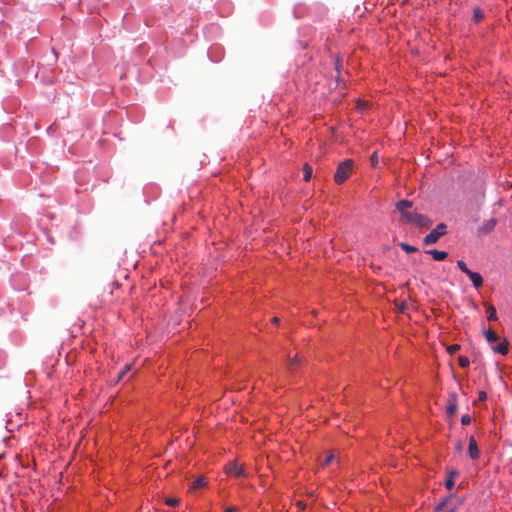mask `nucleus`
I'll return each instance as SVG.
<instances>
[{
  "label": "nucleus",
  "instance_id": "24",
  "mask_svg": "<svg viewBox=\"0 0 512 512\" xmlns=\"http://www.w3.org/2000/svg\"><path fill=\"white\" fill-rule=\"evenodd\" d=\"M370 162L372 167H376L378 164V155L377 152H374L370 157Z\"/></svg>",
  "mask_w": 512,
  "mask_h": 512
},
{
  "label": "nucleus",
  "instance_id": "23",
  "mask_svg": "<svg viewBox=\"0 0 512 512\" xmlns=\"http://www.w3.org/2000/svg\"><path fill=\"white\" fill-rule=\"evenodd\" d=\"M449 499H450V497H449V498H447V499H444L443 501H441V502H440V503L435 507V509H434V510H435V512H440V511H442V510L444 509V507L446 506V504H447V502H448V500H449Z\"/></svg>",
  "mask_w": 512,
  "mask_h": 512
},
{
  "label": "nucleus",
  "instance_id": "20",
  "mask_svg": "<svg viewBox=\"0 0 512 512\" xmlns=\"http://www.w3.org/2000/svg\"><path fill=\"white\" fill-rule=\"evenodd\" d=\"M457 266L465 274H468L470 272V269H468V267L466 266V264L463 260H458Z\"/></svg>",
  "mask_w": 512,
  "mask_h": 512
},
{
  "label": "nucleus",
  "instance_id": "28",
  "mask_svg": "<svg viewBox=\"0 0 512 512\" xmlns=\"http://www.w3.org/2000/svg\"><path fill=\"white\" fill-rule=\"evenodd\" d=\"M406 307H407V304L405 302H401L398 305L397 309L399 312L403 313L406 310Z\"/></svg>",
  "mask_w": 512,
  "mask_h": 512
},
{
  "label": "nucleus",
  "instance_id": "21",
  "mask_svg": "<svg viewBox=\"0 0 512 512\" xmlns=\"http://www.w3.org/2000/svg\"><path fill=\"white\" fill-rule=\"evenodd\" d=\"M458 350H460V345L459 344H452V345L447 347V352L450 355L455 354Z\"/></svg>",
  "mask_w": 512,
  "mask_h": 512
},
{
  "label": "nucleus",
  "instance_id": "11",
  "mask_svg": "<svg viewBox=\"0 0 512 512\" xmlns=\"http://www.w3.org/2000/svg\"><path fill=\"white\" fill-rule=\"evenodd\" d=\"M486 311L488 314V320L489 321H496L498 319L497 317V311L494 305L485 303Z\"/></svg>",
  "mask_w": 512,
  "mask_h": 512
},
{
  "label": "nucleus",
  "instance_id": "30",
  "mask_svg": "<svg viewBox=\"0 0 512 512\" xmlns=\"http://www.w3.org/2000/svg\"><path fill=\"white\" fill-rule=\"evenodd\" d=\"M457 475H458V472H457V471H455V470H451V471L449 472L448 477H451V479H453V480H454V477H456Z\"/></svg>",
  "mask_w": 512,
  "mask_h": 512
},
{
  "label": "nucleus",
  "instance_id": "26",
  "mask_svg": "<svg viewBox=\"0 0 512 512\" xmlns=\"http://www.w3.org/2000/svg\"><path fill=\"white\" fill-rule=\"evenodd\" d=\"M454 486V480L451 479V477H448L446 482H445V487L448 489V490H451Z\"/></svg>",
  "mask_w": 512,
  "mask_h": 512
},
{
  "label": "nucleus",
  "instance_id": "32",
  "mask_svg": "<svg viewBox=\"0 0 512 512\" xmlns=\"http://www.w3.org/2000/svg\"><path fill=\"white\" fill-rule=\"evenodd\" d=\"M455 448H456V450H457V451H459V452L462 450V444H461V442H460V441L456 443V447H455Z\"/></svg>",
  "mask_w": 512,
  "mask_h": 512
},
{
  "label": "nucleus",
  "instance_id": "33",
  "mask_svg": "<svg viewBox=\"0 0 512 512\" xmlns=\"http://www.w3.org/2000/svg\"><path fill=\"white\" fill-rule=\"evenodd\" d=\"M272 323H274V324L278 325V324L280 323V319H279L278 317H274V318L272 319Z\"/></svg>",
  "mask_w": 512,
  "mask_h": 512
},
{
  "label": "nucleus",
  "instance_id": "34",
  "mask_svg": "<svg viewBox=\"0 0 512 512\" xmlns=\"http://www.w3.org/2000/svg\"><path fill=\"white\" fill-rule=\"evenodd\" d=\"M339 67H340V63H339V59L337 58L336 59V62H335V69L339 72Z\"/></svg>",
  "mask_w": 512,
  "mask_h": 512
},
{
  "label": "nucleus",
  "instance_id": "19",
  "mask_svg": "<svg viewBox=\"0 0 512 512\" xmlns=\"http://www.w3.org/2000/svg\"><path fill=\"white\" fill-rule=\"evenodd\" d=\"M458 363L462 368H467L470 364V361H469L468 357H466V356H459Z\"/></svg>",
  "mask_w": 512,
  "mask_h": 512
},
{
  "label": "nucleus",
  "instance_id": "4",
  "mask_svg": "<svg viewBox=\"0 0 512 512\" xmlns=\"http://www.w3.org/2000/svg\"><path fill=\"white\" fill-rule=\"evenodd\" d=\"M226 473L230 476H245L243 466L238 465L236 462H230L226 466Z\"/></svg>",
  "mask_w": 512,
  "mask_h": 512
},
{
  "label": "nucleus",
  "instance_id": "9",
  "mask_svg": "<svg viewBox=\"0 0 512 512\" xmlns=\"http://www.w3.org/2000/svg\"><path fill=\"white\" fill-rule=\"evenodd\" d=\"M302 362V358L300 357L299 354H296L294 357H288V364H287V368L289 371L293 372L294 371V368L297 367L298 365H300Z\"/></svg>",
  "mask_w": 512,
  "mask_h": 512
},
{
  "label": "nucleus",
  "instance_id": "14",
  "mask_svg": "<svg viewBox=\"0 0 512 512\" xmlns=\"http://www.w3.org/2000/svg\"><path fill=\"white\" fill-rule=\"evenodd\" d=\"M205 485H206L205 478L201 476L192 482V484L190 486V490H197L201 487H204Z\"/></svg>",
  "mask_w": 512,
  "mask_h": 512
},
{
  "label": "nucleus",
  "instance_id": "12",
  "mask_svg": "<svg viewBox=\"0 0 512 512\" xmlns=\"http://www.w3.org/2000/svg\"><path fill=\"white\" fill-rule=\"evenodd\" d=\"M496 225L495 219H490L486 223L483 224V226L480 228V231L484 234L490 233Z\"/></svg>",
  "mask_w": 512,
  "mask_h": 512
},
{
  "label": "nucleus",
  "instance_id": "36",
  "mask_svg": "<svg viewBox=\"0 0 512 512\" xmlns=\"http://www.w3.org/2000/svg\"><path fill=\"white\" fill-rule=\"evenodd\" d=\"M449 512H454L453 510H450Z\"/></svg>",
  "mask_w": 512,
  "mask_h": 512
},
{
  "label": "nucleus",
  "instance_id": "31",
  "mask_svg": "<svg viewBox=\"0 0 512 512\" xmlns=\"http://www.w3.org/2000/svg\"><path fill=\"white\" fill-rule=\"evenodd\" d=\"M486 397H487V395H486V393H485L484 391H481V392L479 393V399H480V400H485V399H486Z\"/></svg>",
  "mask_w": 512,
  "mask_h": 512
},
{
  "label": "nucleus",
  "instance_id": "3",
  "mask_svg": "<svg viewBox=\"0 0 512 512\" xmlns=\"http://www.w3.org/2000/svg\"><path fill=\"white\" fill-rule=\"evenodd\" d=\"M447 233V226L444 223H440L434 228L429 234H427L423 242L425 245L435 244L442 236Z\"/></svg>",
  "mask_w": 512,
  "mask_h": 512
},
{
  "label": "nucleus",
  "instance_id": "5",
  "mask_svg": "<svg viewBox=\"0 0 512 512\" xmlns=\"http://www.w3.org/2000/svg\"><path fill=\"white\" fill-rule=\"evenodd\" d=\"M456 410H457V394L455 392H451L448 395L446 413L448 416H452L455 414Z\"/></svg>",
  "mask_w": 512,
  "mask_h": 512
},
{
  "label": "nucleus",
  "instance_id": "16",
  "mask_svg": "<svg viewBox=\"0 0 512 512\" xmlns=\"http://www.w3.org/2000/svg\"><path fill=\"white\" fill-rule=\"evenodd\" d=\"M131 368H132V365L127 364L124 367V369L118 374L116 382H120L125 377V375L131 370Z\"/></svg>",
  "mask_w": 512,
  "mask_h": 512
},
{
  "label": "nucleus",
  "instance_id": "6",
  "mask_svg": "<svg viewBox=\"0 0 512 512\" xmlns=\"http://www.w3.org/2000/svg\"><path fill=\"white\" fill-rule=\"evenodd\" d=\"M468 452L471 459L476 460L480 456L477 442L473 436L469 438Z\"/></svg>",
  "mask_w": 512,
  "mask_h": 512
},
{
  "label": "nucleus",
  "instance_id": "27",
  "mask_svg": "<svg viewBox=\"0 0 512 512\" xmlns=\"http://www.w3.org/2000/svg\"><path fill=\"white\" fill-rule=\"evenodd\" d=\"M333 459H334V455H333V454H329V455L325 458V460H324V462H323V464H322V465H323V466H327V465H329V464L333 461Z\"/></svg>",
  "mask_w": 512,
  "mask_h": 512
},
{
  "label": "nucleus",
  "instance_id": "1",
  "mask_svg": "<svg viewBox=\"0 0 512 512\" xmlns=\"http://www.w3.org/2000/svg\"><path fill=\"white\" fill-rule=\"evenodd\" d=\"M412 206L413 203L409 200H401L396 204L397 210L408 223L414 224L418 227H427L430 225L431 221L426 219L423 215L409 211Z\"/></svg>",
  "mask_w": 512,
  "mask_h": 512
},
{
  "label": "nucleus",
  "instance_id": "7",
  "mask_svg": "<svg viewBox=\"0 0 512 512\" xmlns=\"http://www.w3.org/2000/svg\"><path fill=\"white\" fill-rule=\"evenodd\" d=\"M466 275L472 281L475 288H479L483 285V278L479 273L470 270V272Z\"/></svg>",
  "mask_w": 512,
  "mask_h": 512
},
{
  "label": "nucleus",
  "instance_id": "13",
  "mask_svg": "<svg viewBox=\"0 0 512 512\" xmlns=\"http://www.w3.org/2000/svg\"><path fill=\"white\" fill-rule=\"evenodd\" d=\"M484 337L488 343H493L499 339V336L492 329L485 330Z\"/></svg>",
  "mask_w": 512,
  "mask_h": 512
},
{
  "label": "nucleus",
  "instance_id": "29",
  "mask_svg": "<svg viewBox=\"0 0 512 512\" xmlns=\"http://www.w3.org/2000/svg\"><path fill=\"white\" fill-rule=\"evenodd\" d=\"M237 511H238V507H236V506H230L225 509V512H237Z\"/></svg>",
  "mask_w": 512,
  "mask_h": 512
},
{
  "label": "nucleus",
  "instance_id": "15",
  "mask_svg": "<svg viewBox=\"0 0 512 512\" xmlns=\"http://www.w3.org/2000/svg\"><path fill=\"white\" fill-rule=\"evenodd\" d=\"M399 245L407 253H414L418 251V249L415 246L409 245L407 243L402 242Z\"/></svg>",
  "mask_w": 512,
  "mask_h": 512
},
{
  "label": "nucleus",
  "instance_id": "17",
  "mask_svg": "<svg viewBox=\"0 0 512 512\" xmlns=\"http://www.w3.org/2000/svg\"><path fill=\"white\" fill-rule=\"evenodd\" d=\"M483 17H484V14L481 11V9L475 8L473 11V18H474L475 22H480L483 19Z\"/></svg>",
  "mask_w": 512,
  "mask_h": 512
},
{
  "label": "nucleus",
  "instance_id": "25",
  "mask_svg": "<svg viewBox=\"0 0 512 512\" xmlns=\"http://www.w3.org/2000/svg\"><path fill=\"white\" fill-rule=\"evenodd\" d=\"M461 423L462 425H469L471 423V416L468 414H465L461 417Z\"/></svg>",
  "mask_w": 512,
  "mask_h": 512
},
{
  "label": "nucleus",
  "instance_id": "35",
  "mask_svg": "<svg viewBox=\"0 0 512 512\" xmlns=\"http://www.w3.org/2000/svg\"><path fill=\"white\" fill-rule=\"evenodd\" d=\"M298 505L301 506L302 508L305 507V505L302 502H298Z\"/></svg>",
  "mask_w": 512,
  "mask_h": 512
},
{
  "label": "nucleus",
  "instance_id": "8",
  "mask_svg": "<svg viewBox=\"0 0 512 512\" xmlns=\"http://www.w3.org/2000/svg\"><path fill=\"white\" fill-rule=\"evenodd\" d=\"M427 254L431 255L436 261H443L448 257V253L445 251H439L436 249H430L426 251Z\"/></svg>",
  "mask_w": 512,
  "mask_h": 512
},
{
  "label": "nucleus",
  "instance_id": "22",
  "mask_svg": "<svg viewBox=\"0 0 512 512\" xmlns=\"http://www.w3.org/2000/svg\"><path fill=\"white\" fill-rule=\"evenodd\" d=\"M165 503L169 506H176L179 503V499L174 497L166 498Z\"/></svg>",
  "mask_w": 512,
  "mask_h": 512
},
{
  "label": "nucleus",
  "instance_id": "10",
  "mask_svg": "<svg viewBox=\"0 0 512 512\" xmlns=\"http://www.w3.org/2000/svg\"><path fill=\"white\" fill-rule=\"evenodd\" d=\"M492 349L495 353H499L501 355H506L509 351V343L507 340H504L500 344L494 346Z\"/></svg>",
  "mask_w": 512,
  "mask_h": 512
},
{
  "label": "nucleus",
  "instance_id": "2",
  "mask_svg": "<svg viewBox=\"0 0 512 512\" xmlns=\"http://www.w3.org/2000/svg\"><path fill=\"white\" fill-rule=\"evenodd\" d=\"M354 167V162L351 159H347L341 162L334 175V180L337 184L344 183L350 176Z\"/></svg>",
  "mask_w": 512,
  "mask_h": 512
},
{
  "label": "nucleus",
  "instance_id": "18",
  "mask_svg": "<svg viewBox=\"0 0 512 512\" xmlns=\"http://www.w3.org/2000/svg\"><path fill=\"white\" fill-rule=\"evenodd\" d=\"M303 170H304V180L309 181L312 176V167L308 164H305Z\"/></svg>",
  "mask_w": 512,
  "mask_h": 512
}]
</instances>
